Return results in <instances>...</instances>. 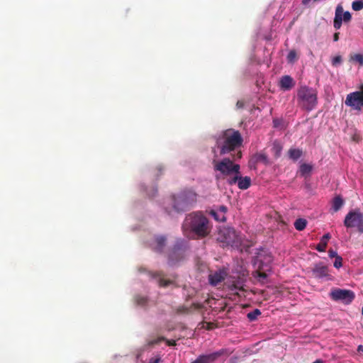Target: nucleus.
Here are the masks:
<instances>
[{"label": "nucleus", "instance_id": "f257e3e1", "mask_svg": "<svg viewBox=\"0 0 363 363\" xmlns=\"http://www.w3.org/2000/svg\"><path fill=\"white\" fill-rule=\"evenodd\" d=\"M184 230H189L198 237H205L211 231V225L207 218L201 212L189 214L183 224Z\"/></svg>", "mask_w": 363, "mask_h": 363}, {"label": "nucleus", "instance_id": "f03ea898", "mask_svg": "<svg viewBox=\"0 0 363 363\" xmlns=\"http://www.w3.org/2000/svg\"><path fill=\"white\" fill-rule=\"evenodd\" d=\"M213 169L216 179H226L230 184H235L238 174H240V166L234 164L230 159L213 160Z\"/></svg>", "mask_w": 363, "mask_h": 363}, {"label": "nucleus", "instance_id": "7ed1b4c3", "mask_svg": "<svg viewBox=\"0 0 363 363\" xmlns=\"http://www.w3.org/2000/svg\"><path fill=\"white\" fill-rule=\"evenodd\" d=\"M217 147L220 148V154H226L242 143V138L238 131L227 130L217 140Z\"/></svg>", "mask_w": 363, "mask_h": 363}, {"label": "nucleus", "instance_id": "20e7f679", "mask_svg": "<svg viewBox=\"0 0 363 363\" xmlns=\"http://www.w3.org/2000/svg\"><path fill=\"white\" fill-rule=\"evenodd\" d=\"M272 261L271 255L262 256L259 255L254 262V267L256 271L254 272V277L260 282L264 283L269 273L271 272L272 267L270 264Z\"/></svg>", "mask_w": 363, "mask_h": 363}, {"label": "nucleus", "instance_id": "39448f33", "mask_svg": "<svg viewBox=\"0 0 363 363\" xmlns=\"http://www.w3.org/2000/svg\"><path fill=\"white\" fill-rule=\"evenodd\" d=\"M299 104L308 111L312 110L317 103V94L315 90L307 86H301L297 93Z\"/></svg>", "mask_w": 363, "mask_h": 363}, {"label": "nucleus", "instance_id": "423d86ee", "mask_svg": "<svg viewBox=\"0 0 363 363\" xmlns=\"http://www.w3.org/2000/svg\"><path fill=\"white\" fill-rule=\"evenodd\" d=\"M218 240L226 245L238 247L242 244V238L240 235L230 228H223L219 230Z\"/></svg>", "mask_w": 363, "mask_h": 363}, {"label": "nucleus", "instance_id": "0eeeda50", "mask_svg": "<svg viewBox=\"0 0 363 363\" xmlns=\"http://www.w3.org/2000/svg\"><path fill=\"white\" fill-rule=\"evenodd\" d=\"M344 225L347 228L356 227L359 232L363 233V213L359 209L349 211L345 218Z\"/></svg>", "mask_w": 363, "mask_h": 363}, {"label": "nucleus", "instance_id": "6e6552de", "mask_svg": "<svg viewBox=\"0 0 363 363\" xmlns=\"http://www.w3.org/2000/svg\"><path fill=\"white\" fill-rule=\"evenodd\" d=\"M345 103L354 110H362L363 108V84L360 86L359 91L347 94Z\"/></svg>", "mask_w": 363, "mask_h": 363}, {"label": "nucleus", "instance_id": "1a4fd4ad", "mask_svg": "<svg viewBox=\"0 0 363 363\" xmlns=\"http://www.w3.org/2000/svg\"><path fill=\"white\" fill-rule=\"evenodd\" d=\"M330 296L333 300L341 301L345 303H349L354 298V293L350 290L334 289L330 292Z\"/></svg>", "mask_w": 363, "mask_h": 363}, {"label": "nucleus", "instance_id": "9d476101", "mask_svg": "<svg viewBox=\"0 0 363 363\" xmlns=\"http://www.w3.org/2000/svg\"><path fill=\"white\" fill-rule=\"evenodd\" d=\"M351 19V14L349 11L344 12L342 6L339 4L336 7L335 16L334 19V27L339 29L341 27L342 22H348Z\"/></svg>", "mask_w": 363, "mask_h": 363}, {"label": "nucleus", "instance_id": "9b49d317", "mask_svg": "<svg viewBox=\"0 0 363 363\" xmlns=\"http://www.w3.org/2000/svg\"><path fill=\"white\" fill-rule=\"evenodd\" d=\"M225 276L226 272L225 270H218L209 274V282L211 285L216 286L224 279Z\"/></svg>", "mask_w": 363, "mask_h": 363}, {"label": "nucleus", "instance_id": "f8f14e48", "mask_svg": "<svg viewBox=\"0 0 363 363\" xmlns=\"http://www.w3.org/2000/svg\"><path fill=\"white\" fill-rule=\"evenodd\" d=\"M220 352H218L209 354L201 355L192 363H212L220 355Z\"/></svg>", "mask_w": 363, "mask_h": 363}, {"label": "nucleus", "instance_id": "ddd939ff", "mask_svg": "<svg viewBox=\"0 0 363 363\" xmlns=\"http://www.w3.org/2000/svg\"><path fill=\"white\" fill-rule=\"evenodd\" d=\"M313 275L316 278H323L328 276V267L321 264H317L313 269Z\"/></svg>", "mask_w": 363, "mask_h": 363}, {"label": "nucleus", "instance_id": "4468645a", "mask_svg": "<svg viewBox=\"0 0 363 363\" xmlns=\"http://www.w3.org/2000/svg\"><path fill=\"white\" fill-rule=\"evenodd\" d=\"M227 211V208L225 206H221L220 208L215 211H211V213L213 216V218L218 220V221H225V213Z\"/></svg>", "mask_w": 363, "mask_h": 363}, {"label": "nucleus", "instance_id": "2eb2a0df", "mask_svg": "<svg viewBox=\"0 0 363 363\" xmlns=\"http://www.w3.org/2000/svg\"><path fill=\"white\" fill-rule=\"evenodd\" d=\"M238 183V186L239 189H247L250 186L251 184V179L249 177H240V174H238V178L236 182Z\"/></svg>", "mask_w": 363, "mask_h": 363}, {"label": "nucleus", "instance_id": "dca6fc26", "mask_svg": "<svg viewBox=\"0 0 363 363\" xmlns=\"http://www.w3.org/2000/svg\"><path fill=\"white\" fill-rule=\"evenodd\" d=\"M294 86L293 79L288 76H284L280 80V86L284 90H289Z\"/></svg>", "mask_w": 363, "mask_h": 363}, {"label": "nucleus", "instance_id": "f3484780", "mask_svg": "<svg viewBox=\"0 0 363 363\" xmlns=\"http://www.w3.org/2000/svg\"><path fill=\"white\" fill-rule=\"evenodd\" d=\"M330 238V235L329 233L324 235L322 237L320 243L317 245L316 250L319 252H324L325 250V248H326V246L328 244V241L329 240Z\"/></svg>", "mask_w": 363, "mask_h": 363}, {"label": "nucleus", "instance_id": "a211bd4d", "mask_svg": "<svg viewBox=\"0 0 363 363\" xmlns=\"http://www.w3.org/2000/svg\"><path fill=\"white\" fill-rule=\"evenodd\" d=\"M344 201L340 196H336L333 199L332 207L334 211H337L343 205Z\"/></svg>", "mask_w": 363, "mask_h": 363}, {"label": "nucleus", "instance_id": "6ab92c4d", "mask_svg": "<svg viewBox=\"0 0 363 363\" xmlns=\"http://www.w3.org/2000/svg\"><path fill=\"white\" fill-rule=\"evenodd\" d=\"M302 155V151L299 149H290L289 156L293 160H296Z\"/></svg>", "mask_w": 363, "mask_h": 363}, {"label": "nucleus", "instance_id": "aec40b11", "mask_svg": "<svg viewBox=\"0 0 363 363\" xmlns=\"http://www.w3.org/2000/svg\"><path fill=\"white\" fill-rule=\"evenodd\" d=\"M179 199L182 200L184 202H186L183 196H181L179 198H176L174 196L170 199L171 203H173V208L175 209L176 211H179L182 209V207L180 206V204L179 203V201H178Z\"/></svg>", "mask_w": 363, "mask_h": 363}, {"label": "nucleus", "instance_id": "412c9836", "mask_svg": "<svg viewBox=\"0 0 363 363\" xmlns=\"http://www.w3.org/2000/svg\"><path fill=\"white\" fill-rule=\"evenodd\" d=\"M312 166L308 164H302L300 166V172L303 176L308 175L312 171Z\"/></svg>", "mask_w": 363, "mask_h": 363}, {"label": "nucleus", "instance_id": "4be33fe9", "mask_svg": "<svg viewBox=\"0 0 363 363\" xmlns=\"http://www.w3.org/2000/svg\"><path fill=\"white\" fill-rule=\"evenodd\" d=\"M307 222L303 218L297 219L294 223V226L298 230H303L306 227Z\"/></svg>", "mask_w": 363, "mask_h": 363}, {"label": "nucleus", "instance_id": "5701e85b", "mask_svg": "<svg viewBox=\"0 0 363 363\" xmlns=\"http://www.w3.org/2000/svg\"><path fill=\"white\" fill-rule=\"evenodd\" d=\"M153 248L156 250H160L164 244V238L163 237H158L155 240Z\"/></svg>", "mask_w": 363, "mask_h": 363}, {"label": "nucleus", "instance_id": "b1692460", "mask_svg": "<svg viewBox=\"0 0 363 363\" xmlns=\"http://www.w3.org/2000/svg\"><path fill=\"white\" fill-rule=\"evenodd\" d=\"M350 60L357 62L359 65H363V55L354 54L350 56Z\"/></svg>", "mask_w": 363, "mask_h": 363}, {"label": "nucleus", "instance_id": "393cba45", "mask_svg": "<svg viewBox=\"0 0 363 363\" xmlns=\"http://www.w3.org/2000/svg\"><path fill=\"white\" fill-rule=\"evenodd\" d=\"M352 9L354 11H360L363 9V1L362 0H355L352 2Z\"/></svg>", "mask_w": 363, "mask_h": 363}, {"label": "nucleus", "instance_id": "a878e982", "mask_svg": "<svg viewBox=\"0 0 363 363\" xmlns=\"http://www.w3.org/2000/svg\"><path fill=\"white\" fill-rule=\"evenodd\" d=\"M282 147L279 143H275L273 145L272 151L275 155V157H279L281 152Z\"/></svg>", "mask_w": 363, "mask_h": 363}, {"label": "nucleus", "instance_id": "bb28decb", "mask_svg": "<svg viewBox=\"0 0 363 363\" xmlns=\"http://www.w3.org/2000/svg\"><path fill=\"white\" fill-rule=\"evenodd\" d=\"M260 314H261L260 311L259 309H255L252 312L247 313V318L250 320H255Z\"/></svg>", "mask_w": 363, "mask_h": 363}, {"label": "nucleus", "instance_id": "cd10ccee", "mask_svg": "<svg viewBox=\"0 0 363 363\" xmlns=\"http://www.w3.org/2000/svg\"><path fill=\"white\" fill-rule=\"evenodd\" d=\"M242 282L239 281H238V283L236 284H233V285L230 286V289L233 291H235V293L238 294L237 291L238 290H241L242 289Z\"/></svg>", "mask_w": 363, "mask_h": 363}, {"label": "nucleus", "instance_id": "c85d7f7f", "mask_svg": "<svg viewBox=\"0 0 363 363\" xmlns=\"http://www.w3.org/2000/svg\"><path fill=\"white\" fill-rule=\"evenodd\" d=\"M287 60L289 62H294L296 60V53L294 50H291L289 52Z\"/></svg>", "mask_w": 363, "mask_h": 363}, {"label": "nucleus", "instance_id": "c756f323", "mask_svg": "<svg viewBox=\"0 0 363 363\" xmlns=\"http://www.w3.org/2000/svg\"><path fill=\"white\" fill-rule=\"evenodd\" d=\"M342 257L340 256H337L335 258V260L334 262V267L337 269L341 267L342 265Z\"/></svg>", "mask_w": 363, "mask_h": 363}, {"label": "nucleus", "instance_id": "7c9ffc66", "mask_svg": "<svg viewBox=\"0 0 363 363\" xmlns=\"http://www.w3.org/2000/svg\"><path fill=\"white\" fill-rule=\"evenodd\" d=\"M342 62V58L340 56H335V57L333 58L332 60V64L334 66H336L339 64H340Z\"/></svg>", "mask_w": 363, "mask_h": 363}, {"label": "nucleus", "instance_id": "2f4dec72", "mask_svg": "<svg viewBox=\"0 0 363 363\" xmlns=\"http://www.w3.org/2000/svg\"><path fill=\"white\" fill-rule=\"evenodd\" d=\"M329 256L330 257H335L336 258V257L338 256V255H337L336 252H335L333 250H330L329 251Z\"/></svg>", "mask_w": 363, "mask_h": 363}, {"label": "nucleus", "instance_id": "473e14b6", "mask_svg": "<svg viewBox=\"0 0 363 363\" xmlns=\"http://www.w3.org/2000/svg\"><path fill=\"white\" fill-rule=\"evenodd\" d=\"M160 359L157 357V358H152L150 360L149 363H160Z\"/></svg>", "mask_w": 363, "mask_h": 363}, {"label": "nucleus", "instance_id": "72a5a7b5", "mask_svg": "<svg viewBox=\"0 0 363 363\" xmlns=\"http://www.w3.org/2000/svg\"><path fill=\"white\" fill-rule=\"evenodd\" d=\"M259 160L263 161L265 164L268 163L267 157L265 155H260L259 156Z\"/></svg>", "mask_w": 363, "mask_h": 363}, {"label": "nucleus", "instance_id": "f704fd0d", "mask_svg": "<svg viewBox=\"0 0 363 363\" xmlns=\"http://www.w3.org/2000/svg\"><path fill=\"white\" fill-rule=\"evenodd\" d=\"M169 283V282L167 281H163V280L160 281V285L163 286H167Z\"/></svg>", "mask_w": 363, "mask_h": 363}, {"label": "nucleus", "instance_id": "c9c22d12", "mask_svg": "<svg viewBox=\"0 0 363 363\" xmlns=\"http://www.w3.org/2000/svg\"><path fill=\"white\" fill-rule=\"evenodd\" d=\"M339 39V33H335L334 36H333V40L334 41H337Z\"/></svg>", "mask_w": 363, "mask_h": 363}, {"label": "nucleus", "instance_id": "e433bc0d", "mask_svg": "<svg viewBox=\"0 0 363 363\" xmlns=\"http://www.w3.org/2000/svg\"><path fill=\"white\" fill-rule=\"evenodd\" d=\"M136 301H137L138 304H143L144 303V301H145V298H143L141 301L139 300L138 298H137Z\"/></svg>", "mask_w": 363, "mask_h": 363}, {"label": "nucleus", "instance_id": "4c0bfd02", "mask_svg": "<svg viewBox=\"0 0 363 363\" xmlns=\"http://www.w3.org/2000/svg\"><path fill=\"white\" fill-rule=\"evenodd\" d=\"M357 351L359 352H363V345H359L357 348Z\"/></svg>", "mask_w": 363, "mask_h": 363}, {"label": "nucleus", "instance_id": "58836bf2", "mask_svg": "<svg viewBox=\"0 0 363 363\" xmlns=\"http://www.w3.org/2000/svg\"><path fill=\"white\" fill-rule=\"evenodd\" d=\"M237 106H238V108H241V107H242V106H243V104H242V102H241V101H238V103H237Z\"/></svg>", "mask_w": 363, "mask_h": 363}, {"label": "nucleus", "instance_id": "ea45409f", "mask_svg": "<svg viewBox=\"0 0 363 363\" xmlns=\"http://www.w3.org/2000/svg\"><path fill=\"white\" fill-rule=\"evenodd\" d=\"M313 363H323V362L322 360L318 359L315 361Z\"/></svg>", "mask_w": 363, "mask_h": 363}, {"label": "nucleus", "instance_id": "a19ab883", "mask_svg": "<svg viewBox=\"0 0 363 363\" xmlns=\"http://www.w3.org/2000/svg\"><path fill=\"white\" fill-rule=\"evenodd\" d=\"M167 344H168L169 345H173L174 344V342H169V341H167Z\"/></svg>", "mask_w": 363, "mask_h": 363}, {"label": "nucleus", "instance_id": "79ce46f5", "mask_svg": "<svg viewBox=\"0 0 363 363\" xmlns=\"http://www.w3.org/2000/svg\"><path fill=\"white\" fill-rule=\"evenodd\" d=\"M213 152H214V157H217L216 149L213 150Z\"/></svg>", "mask_w": 363, "mask_h": 363}, {"label": "nucleus", "instance_id": "37998d69", "mask_svg": "<svg viewBox=\"0 0 363 363\" xmlns=\"http://www.w3.org/2000/svg\"><path fill=\"white\" fill-rule=\"evenodd\" d=\"M160 340H161V339H158L157 340H155V341H154V342H152L151 343H152V344L156 343V342H157L158 341H160Z\"/></svg>", "mask_w": 363, "mask_h": 363}, {"label": "nucleus", "instance_id": "c03bdc74", "mask_svg": "<svg viewBox=\"0 0 363 363\" xmlns=\"http://www.w3.org/2000/svg\"><path fill=\"white\" fill-rule=\"evenodd\" d=\"M362 315H363V307H362Z\"/></svg>", "mask_w": 363, "mask_h": 363}]
</instances>
